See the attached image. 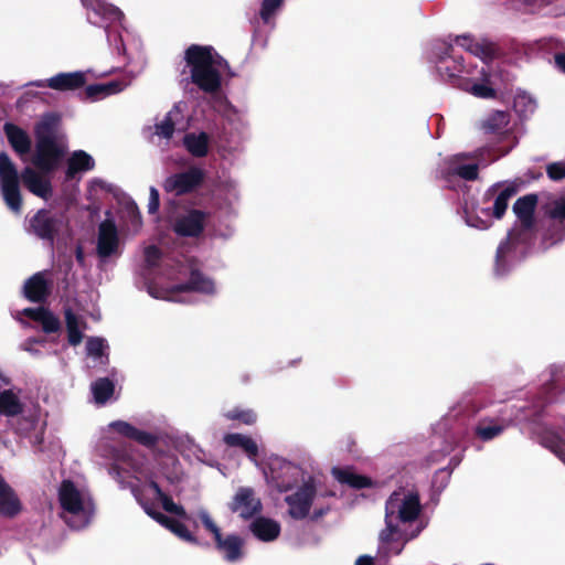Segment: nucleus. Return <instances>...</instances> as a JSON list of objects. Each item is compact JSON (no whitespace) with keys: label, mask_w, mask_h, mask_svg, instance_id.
<instances>
[{"label":"nucleus","mask_w":565,"mask_h":565,"mask_svg":"<svg viewBox=\"0 0 565 565\" xmlns=\"http://www.w3.org/2000/svg\"><path fill=\"white\" fill-rule=\"evenodd\" d=\"M114 465L109 473L116 480H146L138 486L131 484V491L136 500L143 508L145 512L159 524L170 530L173 534L186 542H196L195 536L179 520L169 518L156 510V503H161L163 510L181 519L196 521L188 515L183 507L174 503L159 487L158 480L163 477L171 483L179 481L182 477V468L178 458L173 455L161 456L156 459L153 467H150L143 459L118 455L114 457Z\"/></svg>","instance_id":"nucleus-1"},{"label":"nucleus","mask_w":565,"mask_h":565,"mask_svg":"<svg viewBox=\"0 0 565 565\" xmlns=\"http://www.w3.org/2000/svg\"><path fill=\"white\" fill-rule=\"evenodd\" d=\"M455 43L480 57L483 65L480 68L463 66L461 56L456 54L452 45L438 42L433 45L429 60L435 64L441 78L476 97H494L495 90L491 82V74L486 65V61L491 58L494 53L493 45L488 41H478L469 35L457 36Z\"/></svg>","instance_id":"nucleus-2"},{"label":"nucleus","mask_w":565,"mask_h":565,"mask_svg":"<svg viewBox=\"0 0 565 565\" xmlns=\"http://www.w3.org/2000/svg\"><path fill=\"white\" fill-rule=\"evenodd\" d=\"M143 258L140 274L153 298L185 302L188 298L184 295L191 290L205 295H212L216 290L210 277L183 265H178L174 269L168 259H161V253L156 246L146 247Z\"/></svg>","instance_id":"nucleus-3"},{"label":"nucleus","mask_w":565,"mask_h":565,"mask_svg":"<svg viewBox=\"0 0 565 565\" xmlns=\"http://www.w3.org/2000/svg\"><path fill=\"white\" fill-rule=\"evenodd\" d=\"M420 510L418 494L413 491L398 490L390 495L385 504V527L379 536V555H399L406 543L425 529Z\"/></svg>","instance_id":"nucleus-4"},{"label":"nucleus","mask_w":565,"mask_h":565,"mask_svg":"<svg viewBox=\"0 0 565 565\" xmlns=\"http://www.w3.org/2000/svg\"><path fill=\"white\" fill-rule=\"evenodd\" d=\"M182 82L192 83L206 94H215L222 85L227 62L212 47L193 44L184 52Z\"/></svg>","instance_id":"nucleus-5"},{"label":"nucleus","mask_w":565,"mask_h":565,"mask_svg":"<svg viewBox=\"0 0 565 565\" xmlns=\"http://www.w3.org/2000/svg\"><path fill=\"white\" fill-rule=\"evenodd\" d=\"M61 516L73 529L87 526L95 513V503L83 480L65 479L57 489Z\"/></svg>","instance_id":"nucleus-6"},{"label":"nucleus","mask_w":565,"mask_h":565,"mask_svg":"<svg viewBox=\"0 0 565 565\" xmlns=\"http://www.w3.org/2000/svg\"><path fill=\"white\" fill-rule=\"evenodd\" d=\"M319 491V480L313 476H308L307 481L297 487L294 492L285 497L288 514L296 520H302L310 515L313 509L312 519L321 518L328 510L324 507H317V502L321 497Z\"/></svg>","instance_id":"nucleus-7"},{"label":"nucleus","mask_w":565,"mask_h":565,"mask_svg":"<svg viewBox=\"0 0 565 565\" xmlns=\"http://www.w3.org/2000/svg\"><path fill=\"white\" fill-rule=\"evenodd\" d=\"M0 192L8 207L14 213H20L22 198L19 173L6 152H0Z\"/></svg>","instance_id":"nucleus-8"},{"label":"nucleus","mask_w":565,"mask_h":565,"mask_svg":"<svg viewBox=\"0 0 565 565\" xmlns=\"http://www.w3.org/2000/svg\"><path fill=\"white\" fill-rule=\"evenodd\" d=\"M481 131L488 135H495L503 139H509L510 143L507 148L494 154L490 162L508 154L516 145L515 138L510 134V115L507 111L494 110L488 114L479 124Z\"/></svg>","instance_id":"nucleus-9"},{"label":"nucleus","mask_w":565,"mask_h":565,"mask_svg":"<svg viewBox=\"0 0 565 565\" xmlns=\"http://www.w3.org/2000/svg\"><path fill=\"white\" fill-rule=\"evenodd\" d=\"M86 9L87 20L90 24L102 26L107 32V39L111 42V34L108 29L116 23H120L121 11L107 3L105 0H81Z\"/></svg>","instance_id":"nucleus-10"},{"label":"nucleus","mask_w":565,"mask_h":565,"mask_svg":"<svg viewBox=\"0 0 565 565\" xmlns=\"http://www.w3.org/2000/svg\"><path fill=\"white\" fill-rule=\"evenodd\" d=\"M66 225L65 215L62 213H52L47 210H40L30 221L32 232L41 239L49 241L51 244L56 234Z\"/></svg>","instance_id":"nucleus-11"},{"label":"nucleus","mask_w":565,"mask_h":565,"mask_svg":"<svg viewBox=\"0 0 565 565\" xmlns=\"http://www.w3.org/2000/svg\"><path fill=\"white\" fill-rule=\"evenodd\" d=\"M467 154L460 153L447 158L444 160L440 167V177L449 181L452 177H459L460 179L472 181L478 178L479 164L486 166L488 162H482L479 159V163L466 162Z\"/></svg>","instance_id":"nucleus-12"},{"label":"nucleus","mask_w":565,"mask_h":565,"mask_svg":"<svg viewBox=\"0 0 565 565\" xmlns=\"http://www.w3.org/2000/svg\"><path fill=\"white\" fill-rule=\"evenodd\" d=\"M64 156V148L55 140L36 141L33 164L44 173L53 172Z\"/></svg>","instance_id":"nucleus-13"},{"label":"nucleus","mask_w":565,"mask_h":565,"mask_svg":"<svg viewBox=\"0 0 565 565\" xmlns=\"http://www.w3.org/2000/svg\"><path fill=\"white\" fill-rule=\"evenodd\" d=\"M97 254L102 259L120 255V241L114 221L106 218L98 227Z\"/></svg>","instance_id":"nucleus-14"},{"label":"nucleus","mask_w":565,"mask_h":565,"mask_svg":"<svg viewBox=\"0 0 565 565\" xmlns=\"http://www.w3.org/2000/svg\"><path fill=\"white\" fill-rule=\"evenodd\" d=\"M204 173L200 168H190L186 171L172 174L164 180L166 192L181 195L195 189L203 180Z\"/></svg>","instance_id":"nucleus-15"},{"label":"nucleus","mask_w":565,"mask_h":565,"mask_svg":"<svg viewBox=\"0 0 565 565\" xmlns=\"http://www.w3.org/2000/svg\"><path fill=\"white\" fill-rule=\"evenodd\" d=\"M308 476L298 465L281 461L278 471L273 476V480L280 492H287L305 483Z\"/></svg>","instance_id":"nucleus-16"},{"label":"nucleus","mask_w":565,"mask_h":565,"mask_svg":"<svg viewBox=\"0 0 565 565\" xmlns=\"http://www.w3.org/2000/svg\"><path fill=\"white\" fill-rule=\"evenodd\" d=\"M230 509L232 512L247 520L260 512L262 502L260 499L255 495L253 489L242 487L236 491L230 504Z\"/></svg>","instance_id":"nucleus-17"},{"label":"nucleus","mask_w":565,"mask_h":565,"mask_svg":"<svg viewBox=\"0 0 565 565\" xmlns=\"http://www.w3.org/2000/svg\"><path fill=\"white\" fill-rule=\"evenodd\" d=\"M106 433H116L121 437L137 441L138 444L152 447L157 444V436L152 433L141 430L128 422L115 420L108 424Z\"/></svg>","instance_id":"nucleus-18"},{"label":"nucleus","mask_w":565,"mask_h":565,"mask_svg":"<svg viewBox=\"0 0 565 565\" xmlns=\"http://www.w3.org/2000/svg\"><path fill=\"white\" fill-rule=\"evenodd\" d=\"M518 186L514 183H495L486 192V198H494V203L490 214L495 218H501L505 213L509 201L516 194Z\"/></svg>","instance_id":"nucleus-19"},{"label":"nucleus","mask_w":565,"mask_h":565,"mask_svg":"<svg viewBox=\"0 0 565 565\" xmlns=\"http://www.w3.org/2000/svg\"><path fill=\"white\" fill-rule=\"evenodd\" d=\"M52 282L51 271H39L25 281L23 286L24 296L34 302L44 301L50 294Z\"/></svg>","instance_id":"nucleus-20"},{"label":"nucleus","mask_w":565,"mask_h":565,"mask_svg":"<svg viewBox=\"0 0 565 565\" xmlns=\"http://www.w3.org/2000/svg\"><path fill=\"white\" fill-rule=\"evenodd\" d=\"M46 173L26 167L21 172V180L25 188L34 195L49 200L52 196V184Z\"/></svg>","instance_id":"nucleus-21"},{"label":"nucleus","mask_w":565,"mask_h":565,"mask_svg":"<svg viewBox=\"0 0 565 565\" xmlns=\"http://www.w3.org/2000/svg\"><path fill=\"white\" fill-rule=\"evenodd\" d=\"M86 83V76L84 72H72V73H58L55 76H52L47 81H36L31 83V85L43 87L49 86L55 90H74Z\"/></svg>","instance_id":"nucleus-22"},{"label":"nucleus","mask_w":565,"mask_h":565,"mask_svg":"<svg viewBox=\"0 0 565 565\" xmlns=\"http://www.w3.org/2000/svg\"><path fill=\"white\" fill-rule=\"evenodd\" d=\"M132 78L134 77L131 76H125L120 79H113L106 83L88 85L85 88V94L92 100H99L122 92L126 87H128L131 84Z\"/></svg>","instance_id":"nucleus-23"},{"label":"nucleus","mask_w":565,"mask_h":565,"mask_svg":"<svg viewBox=\"0 0 565 565\" xmlns=\"http://www.w3.org/2000/svg\"><path fill=\"white\" fill-rule=\"evenodd\" d=\"M206 214L201 211H190L179 217L174 224V231L182 236H198L203 231Z\"/></svg>","instance_id":"nucleus-24"},{"label":"nucleus","mask_w":565,"mask_h":565,"mask_svg":"<svg viewBox=\"0 0 565 565\" xmlns=\"http://www.w3.org/2000/svg\"><path fill=\"white\" fill-rule=\"evenodd\" d=\"M21 509V502L14 490L0 475V515L13 518L20 513Z\"/></svg>","instance_id":"nucleus-25"},{"label":"nucleus","mask_w":565,"mask_h":565,"mask_svg":"<svg viewBox=\"0 0 565 565\" xmlns=\"http://www.w3.org/2000/svg\"><path fill=\"white\" fill-rule=\"evenodd\" d=\"M67 341L70 345H78L84 338V332L87 329V323L83 317L77 316L71 308L64 309Z\"/></svg>","instance_id":"nucleus-26"},{"label":"nucleus","mask_w":565,"mask_h":565,"mask_svg":"<svg viewBox=\"0 0 565 565\" xmlns=\"http://www.w3.org/2000/svg\"><path fill=\"white\" fill-rule=\"evenodd\" d=\"M215 543L227 562L234 563L243 557V540L239 536L231 534L222 537L221 534L220 539H215Z\"/></svg>","instance_id":"nucleus-27"},{"label":"nucleus","mask_w":565,"mask_h":565,"mask_svg":"<svg viewBox=\"0 0 565 565\" xmlns=\"http://www.w3.org/2000/svg\"><path fill=\"white\" fill-rule=\"evenodd\" d=\"M253 534L260 541L271 542L280 534V524L268 518H257L250 523Z\"/></svg>","instance_id":"nucleus-28"},{"label":"nucleus","mask_w":565,"mask_h":565,"mask_svg":"<svg viewBox=\"0 0 565 565\" xmlns=\"http://www.w3.org/2000/svg\"><path fill=\"white\" fill-rule=\"evenodd\" d=\"M20 390L9 388L0 392V415L13 417L23 412Z\"/></svg>","instance_id":"nucleus-29"},{"label":"nucleus","mask_w":565,"mask_h":565,"mask_svg":"<svg viewBox=\"0 0 565 565\" xmlns=\"http://www.w3.org/2000/svg\"><path fill=\"white\" fill-rule=\"evenodd\" d=\"M536 203V195L530 194L518 199L513 204V212L525 230H529L533 224V213Z\"/></svg>","instance_id":"nucleus-30"},{"label":"nucleus","mask_w":565,"mask_h":565,"mask_svg":"<svg viewBox=\"0 0 565 565\" xmlns=\"http://www.w3.org/2000/svg\"><path fill=\"white\" fill-rule=\"evenodd\" d=\"M23 315L39 322L42 326L43 331L46 333L55 332L61 327L58 318L43 307L26 308L23 310Z\"/></svg>","instance_id":"nucleus-31"},{"label":"nucleus","mask_w":565,"mask_h":565,"mask_svg":"<svg viewBox=\"0 0 565 565\" xmlns=\"http://www.w3.org/2000/svg\"><path fill=\"white\" fill-rule=\"evenodd\" d=\"M223 439L227 446L242 449L250 460L256 461L258 445L253 438L242 434H226Z\"/></svg>","instance_id":"nucleus-32"},{"label":"nucleus","mask_w":565,"mask_h":565,"mask_svg":"<svg viewBox=\"0 0 565 565\" xmlns=\"http://www.w3.org/2000/svg\"><path fill=\"white\" fill-rule=\"evenodd\" d=\"M332 476L340 483L348 484L352 488L362 489L372 486L370 478L355 473L350 468H332Z\"/></svg>","instance_id":"nucleus-33"},{"label":"nucleus","mask_w":565,"mask_h":565,"mask_svg":"<svg viewBox=\"0 0 565 565\" xmlns=\"http://www.w3.org/2000/svg\"><path fill=\"white\" fill-rule=\"evenodd\" d=\"M4 131L12 148L20 154H25L31 149V140L28 134L12 124H6Z\"/></svg>","instance_id":"nucleus-34"},{"label":"nucleus","mask_w":565,"mask_h":565,"mask_svg":"<svg viewBox=\"0 0 565 565\" xmlns=\"http://www.w3.org/2000/svg\"><path fill=\"white\" fill-rule=\"evenodd\" d=\"M94 166L95 161L87 152L77 150L68 158L66 177L67 179H72L78 172L92 170Z\"/></svg>","instance_id":"nucleus-35"},{"label":"nucleus","mask_w":565,"mask_h":565,"mask_svg":"<svg viewBox=\"0 0 565 565\" xmlns=\"http://www.w3.org/2000/svg\"><path fill=\"white\" fill-rule=\"evenodd\" d=\"M107 342L99 337H90L86 341V354L95 365H105L108 362Z\"/></svg>","instance_id":"nucleus-36"},{"label":"nucleus","mask_w":565,"mask_h":565,"mask_svg":"<svg viewBox=\"0 0 565 565\" xmlns=\"http://www.w3.org/2000/svg\"><path fill=\"white\" fill-rule=\"evenodd\" d=\"M183 145L194 157H204L209 151V136L205 132L186 134L183 138Z\"/></svg>","instance_id":"nucleus-37"},{"label":"nucleus","mask_w":565,"mask_h":565,"mask_svg":"<svg viewBox=\"0 0 565 565\" xmlns=\"http://www.w3.org/2000/svg\"><path fill=\"white\" fill-rule=\"evenodd\" d=\"M58 118L53 114H47L36 124L34 128L36 141H52Z\"/></svg>","instance_id":"nucleus-38"},{"label":"nucleus","mask_w":565,"mask_h":565,"mask_svg":"<svg viewBox=\"0 0 565 565\" xmlns=\"http://www.w3.org/2000/svg\"><path fill=\"white\" fill-rule=\"evenodd\" d=\"M114 383L108 379H98L92 384V393L98 404L106 403L114 394Z\"/></svg>","instance_id":"nucleus-39"},{"label":"nucleus","mask_w":565,"mask_h":565,"mask_svg":"<svg viewBox=\"0 0 565 565\" xmlns=\"http://www.w3.org/2000/svg\"><path fill=\"white\" fill-rule=\"evenodd\" d=\"M514 110L522 117H527L536 109L535 99L525 92H519L513 100Z\"/></svg>","instance_id":"nucleus-40"},{"label":"nucleus","mask_w":565,"mask_h":565,"mask_svg":"<svg viewBox=\"0 0 565 565\" xmlns=\"http://www.w3.org/2000/svg\"><path fill=\"white\" fill-rule=\"evenodd\" d=\"M217 191L220 199L224 201V203L227 205H233L237 203L239 200V190L237 182L232 179L222 181L221 184L218 185Z\"/></svg>","instance_id":"nucleus-41"},{"label":"nucleus","mask_w":565,"mask_h":565,"mask_svg":"<svg viewBox=\"0 0 565 565\" xmlns=\"http://www.w3.org/2000/svg\"><path fill=\"white\" fill-rule=\"evenodd\" d=\"M504 428L505 426L497 424L492 420H482L476 427V434L481 440L489 441L499 436L504 430Z\"/></svg>","instance_id":"nucleus-42"},{"label":"nucleus","mask_w":565,"mask_h":565,"mask_svg":"<svg viewBox=\"0 0 565 565\" xmlns=\"http://www.w3.org/2000/svg\"><path fill=\"white\" fill-rule=\"evenodd\" d=\"M511 238H512V233H509L508 239L502 242L497 249L495 273L498 275H504L508 271L507 259L511 252V244H510Z\"/></svg>","instance_id":"nucleus-43"},{"label":"nucleus","mask_w":565,"mask_h":565,"mask_svg":"<svg viewBox=\"0 0 565 565\" xmlns=\"http://www.w3.org/2000/svg\"><path fill=\"white\" fill-rule=\"evenodd\" d=\"M175 447L186 457L193 455L196 459H202L203 450L188 435L179 437Z\"/></svg>","instance_id":"nucleus-44"},{"label":"nucleus","mask_w":565,"mask_h":565,"mask_svg":"<svg viewBox=\"0 0 565 565\" xmlns=\"http://www.w3.org/2000/svg\"><path fill=\"white\" fill-rule=\"evenodd\" d=\"M224 417L231 420H237L245 425H253L256 423L257 416L254 411L249 408L235 407L224 413Z\"/></svg>","instance_id":"nucleus-45"},{"label":"nucleus","mask_w":565,"mask_h":565,"mask_svg":"<svg viewBox=\"0 0 565 565\" xmlns=\"http://www.w3.org/2000/svg\"><path fill=\"white\" fill-rule=\"evenodd\" d=\"M181 111V105L174 106V108L168 113L164 120L156 126V134L162 138L169 139L172 137L174 131L173 117L177 113Z\"/></svg>","instance_id":"nucleus-46"},{"label":"nucleus","mask_w":565,"mask_h":565,"mask_svg":"<svg viewBox=\"0 0 565 565\" xmlns=\"http://www.w3.org/2000/svg\"><path fill=\"white\" fill-rule=\"evenodd\" d=\"M195 521H200L204 529L213 535L214 540L220 539L221 530L210 515V513L205 509H199L195 513V518L192 516Z\"/></svg>","instance_id":"nucleus-47"},{"label":"nucleus","mask_w":565,"mask_h":565,"mask_svg":"<svg viewBox=\"0 0 565 565\" xmlns=\"http://www.w3.org/2000/svg\"><path fill=\"white\" fill-rule=\"evenodd\" d=\"M482 213L486 215V218H481L479 216L471 215L466 213V224L470 227H475L478 230H486L490 226L491 220L490 209H483Z\"/></svg>","instance_id":"nucleus-48"},{"label":"nucleus","mask_w":565,"mask_h":565,"mask_svg":"<svg viewBox=\"0 0 565 565\" xmlns=\"http://www.w3.org/2000/svg\"><path fill=\"white\" fill-rule=\"evenodd\" d=\"M281 4L282 0H264L260 10L264 22H268Z\"/></svg>","instance_id":"nucleus-49"},{"label":"nucleus","mask_w":565,"mask_h":565,"mask_svg":"<svg viewBox=\"0 0 565 565\" xmlns=\"http://www.w3.org/2000/svg\"><path fill=\"white\" fill-rule=\"evenodd\" d=\"M545 447L550 448L565 463V443L558 437L544 440Z\"/></svg>","instance_id":"nucleus-50"},{"label":"nucleus","mask_w":565,"mask_h":565,"mask_svg":"<svg viewBox=\"0 0 565 565\" xmlns=\"http://www.w3.org/2000/svg\"><path fill=\"white\" fill-rule=\"evenodd\" d=\"M547 175L552 180H562L565 178V162H554L546 168Z\"/></svg>","instance_id":"nucleus-51"},{"label":"nucleus","mask_w":565,"mask_h":565,"mask_svg":"<svg viewBox=\"0 0 565 565\" xmlns=\"http://www.w3.org/2000/svg\"><path fill=\"white\" fill-rule=\"evenodd\" d=\"M39 426V419L35 415H31L30 418H24L18 427V430L23 434L28 435L30 430H36Z\"/></svg>","instance_id":"nucleus-52"},{"label":"nucleus","mask_w":565,"mask_h":565,"mask_svg":"<svg viewBox=\"0 0 565 565\" xmlns=\"http://www.w3.org/2000/svg\"><path fill=\"white\" fill-rule=\"evenodd\" d=\"M127 213L130 216L132 227L135 228V231H138L141 226V217L135 202H130L127 204Z\"/></svg>","instance_id":"nucleus-53"},{"label":"nucleus","mask_w":565,"mask_h":565,"mask_svg":"<svg viewBox=\"0 0 565 565\" xmlns=\"http://www.w3.org/2000/svg\"><path fill=\"white\" fill-rule=\"evenodd\" d=\"M43 345H44L43 340L28 339L21 344V348H22V350H24L33 355H39L41 352L38 349V347H43Z\"/></svg>","instance_id":"nucleus-54"},{"label":"nucleus","mask_w":565,"mask_h":565,"mask_svg":"<svg viewBox=\"0 0 565 565\" xmlns=\"http://www.w3.org/2000/svg\"><path fill=\"white\" fill-rule=\"evenodd\" d=\"M551 216L554 221L565 220V198L557 200L551 212Z\"/></svg>","instance_id":"nucleus-55"},{"label":"nucleus","mask_w":565,"mask_h":565,"mask_svg":"<svg viewBox=\"0 0 565 565\" xmlns=\"http://www.w3.org/2000/svg\"><path fill=\"white\" fill-rule=\"evenodd\" d=\"M159 209V191L151 186L149 190V202H148V212L153 214Z\"/></svg>","instance_id":"nucleus-56"},{"label":"nucleus","mask_w":565,"mask_h":565,"mask_svg":"<svg viewBox=\"0 0 565 565\" xmlns=\"http://www.w3.org/2000/svg\"><path fill=\"white\" fill-rule=\"evenodd\" d=\"M355 565H374V561L371 556L362 555L355 561Z\"/></svg>","instance_id":"nucleus-57"},{"label":"nucleus","mask_w":565,"mask_h":565,"mask_svg":"<svg viewBox=\"0 0 565 565\" xmlns=\"http://www.w3.org/2000/svg\"><path fill=\"white\" fill-rule=\"evenodd\" d=\"M555 62H556L557 66H558L563 72H565V54H558V55H556V57H555Z\"/></svg>","instance_id":"nucleus-58"},{"label":"nucleus","mask_w":565,"mask_h":565,"mask_svg":"<svg viewBox=\"0 0 565 565\" xmlns=\"http://www.w3.org/2000/svg\"><path fill=\"white\" fill-rule=\"evenodd\" d=\"M231 113L237 114L238 111L234 107L230 106L225 111L226 117H228L230 119H231Z\"/></svg>","instance_id":"nucleus-59"},{"label":"nucleus","mask_w":565,"mask_h":565,"mask_svg":"<svg viewBox=\"0 0 565 565\" xmlns=\"http://www.w3.org/2000/svg\"><path fill=\"white\" fill-rule=\"evenodd\" d=\"M76 256H77V259H78L79 262H82V259H83V253H82V249H81V248H78V249H77V255H76Z\"/></svg>","instance_id":"nucleus-60"},{"label":"nucleus","mask_w":565,"mask_h":565,"mask_svg":"<svg viewBox=\"0 0 565 565\" xmlns=\"http://www.w3.org/2000/svg\"><path fill=\"white\" fill-rule=\"evenodd\" d=\"M0 380H1L3 383H6V384H8V383H9V380H8L7 377H4L1 373H0Z\"/></svg>","instance_id":"nucleus-61"},{"label":"nucleus","mask_w":565,"mask_h":565,"mask_svg":"<svg viewBox=\"0 0 565 565\" xmlns=\"http://www.w3.org/2000/svg\"><path fill=\"white\" fill-rule=\"evenodd\" d=\"M117 51H118V53H121V52H124L125 50H124V47L121 49V47H119V46H118V47H117Z\"/></svg>","instance_id":"nucleus-62"},{"label":"nucleus","mask_w":565,"mask_h":565,"mask_svg":"<svg viewBox=\"0 0 565 565\" xmlns=\"http://www.w3.org/2000/svg\"><path fill=\"white\" fill-rule=\"evenodd\" d=\"M482 151H483V150L478 151V153H477V157H478V158L482 156Z\"/></svg>","instance_id":"nucleus-63"}]
</instances>
